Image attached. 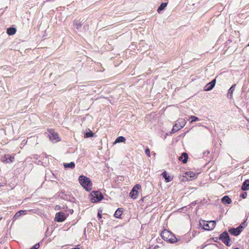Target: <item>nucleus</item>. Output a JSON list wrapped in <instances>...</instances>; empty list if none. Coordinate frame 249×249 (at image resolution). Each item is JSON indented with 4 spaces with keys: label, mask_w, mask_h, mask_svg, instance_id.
Masks as SVG:
<instances>
[{
    "label": "nucleus",
    "mask_w": 249,
    "mask_h": 249,
    "mask_svg": "<svg viewBox=\"0 0 249 249\" xmlns=\"http://www.w3.org/2000/svg\"><path fill=\"white\" fill-rule=\"evenodd\" d=\"M188 159V155L186 152L181 154V156L178 158L179 160L181 161L183 163H186Z\"/></svg>",
    "instance_id": "nucleus-14"
},
{
    "label": "nucleus",
    "mask_w": 249,
    "mask_h": 249,
    "mask_svg": "<svg viewBox=\"0 0 249 249\" xmlns=\"http://www.w3.org/2000/svg\"><path fill=\"white\" fill-rule=\"evenodd\" d=\"M14 157L10 156L9 154L5 155L1 160L2 161L7 163H11L13 162Z\"/></svg>",
    "instance_id": "nucleus-15"
},
{
    "label": "nucleus",
    "mask_w": 249,
    "mask_h": 249,
    "mask_svg": "<svg viewBox=\"0 0 249 249\" xmlns=\"http://www.w3.org/2000/svg\"><path fill=\"white\" fill-rule=\"evenodd\" d=\"M221 201L223 203L226 204H230L231 202V199L228 196H225L221 199Z\"/></svg>",
    "instance_id": "nucleus-21"
},
{
    "label": "nucleus",
    "mask_w": 249,
    "mask_h": 249,
    "mask_svg": "<svg viewBox=\"0 0 249 249\" xmlns=\"http://www.w3.org/2000/svg\"><path fill=\"white\" fill-rule=\"evenodd\" d=\"M89 198L92 203H96L102 200L104 196L99 191H92L89 196Z\"/></svg>",
    "instance_id": "nucleus-3"
},
{
    "label": "nucleus",
    "mask_w": 249,
    "mask_h": 249,
    "mask_svg": "<svg viewBox=\"0 0 249 249\" xmlns=\"http://www.w3.org/2000/svg\"><path fill=\"white\" fill-rule=\"evenodd\" d=\"M216 83V79H213L211 82L207 84L204 90L205 91H210L212 90L214 87Z\"/></svg>",
    "instance_id": "nucleus-12"
},
{
    "label": "nucleus",
    "mask_w": 249,
    "mask_h": 249,
    "mask_svg": "<svg viewBox=\"0 0 249 249\" xmlns=\"http://www.w3.org/2000/svg\"><path fill=\"white\" fill-rule=\"evenodd\" d=\"M186 124V120L183 118H179L176 121L175 125L170 132V133H173L178 131L180 129L183 127Z\"/></svg>",
    "instance_id": "nucleus-4"
},
{
    "label": "nucleus",
    "mask_w": 249,
    "mask_h": 249,
    "mask_svg": "<svg viewBox=\"0 0 249 249\" xmlns=\"http://www.w3.org/2000/svg\"><path fill=\"white\" fill-rule=\"evenodd\" d=\"M84 137L85 138H90L92 137H96V134L93 133L88 128L85 130L83 133Z\"/></svg>",
    "instance_id": "nucleus-11"
},
{
    "label": "nucleus",
    "mask_w": 249,
    "mask_h": 249,
    "mask_svg": "<svg viewBox=\"0 0 249 249\" xmlns=\"http://www.w3.org/2000/svg\"><path fill=\"white\" fill-rule=\"evenodd\" d=\"M160 236L162 238L171 244H174L178 241L175 234L167 230H164L161 231Z\"/></svg>",
    "instance_id": "nucleus-1"
},
{
    "label": "nucleus",
    "mask_w": 249,
    "mask_h": 249,
    "mask_svg": "<svg viewBox=\"0 0 249 249\" xmlns=\"http://www.w3.org/2000/svg\"><path fill=\"white\" fill-rule=\"evenodd\" d=\"M46 137L49 138L50 140H56L59 138L58 134L53 129H50L47 132L43 134Z\"/></svg>",
    "instance_id": "nucleus-7"
},
{
    "label": "nucleus",
    "mask_w": 249,
    "mask_h": 249,
    "mask_svg": "<svg viewBox=\"0 0 249 249\" xmlns=\"http://www.w3.org/2000/svg\"><path fill=\"white\" fill-rule=\"evenodd\" d=\"M213 240L215 242H218V240H219V237H213Z\"/></svg>",
    "instance_id": "nucleus-34"
},
{
    "label": "nucleus",
    "mask_w": 249,
    "mask_h": 249,
    "mask_svg": "<svg viewBox=\"0 0 249 249\" xmlns=\"http://www.w3.org/2000/svg\"><path fill=\"white\" fill-rule=\"evenodd\" d=\"M40 245L39 243H37L36 245H35L33 248L34 249H38L39 248Z\"/></svg>",
    "instance_id": "nucleus-32"
},
{
    "label": "nucleus",
    "mask_w": 249,
    "mask_h": 249,
    "mask_svg": "<svg viewBox=\"0 0 249 249\" xmlns=\"http://www.w3.org/2000/svg\"><path fill=\"white\" fill-rule=\"evenodd\" d=\"M0 186H1V185H0Z\"/></svg>",
    "instance_id": "nucleus-47"
},
{
    "label": "nucleus",
    "mask_w": 249,
    "mask_h": 249,
    "mask_svg": "<svg viewBox=\"0 0 249 249\" xmlns=\"http://www.w3.org/2000/svg\"><path fill=\"white\" fill-rule=\"evenodd\" d=\"M216 225L215 221H211L209 223L204 222L203 229L205 230L210 231L214 229Z\"/></svg>",
    "instance_id": "nucleus-10"
},
{
    "label": "nucleus",
    "mask_w": 249,
    "mask_h": 249,
    "mask_svg": "<svg viewBox=\"0 0 249 249\" xmlns=\"http://www.w3.org/2000/svg\"><path fill=\"white\" fill-rule=\"evenodd\" d=\"M206 153H207V154H209L210 153V151H206Z\"/></svg>",
    "instance_id": "nucleus-39"
},
{
    "label": "nucleus",
    "mask_w": 249,
    "mask_h": 249,
    "mask_svg": "<svg viewBox=\"0 0 249 249\" xmlns=\"http://www.w3.org/2000/svg\"><path fill=\"white\" fill-rule=\"evenodd\" d=\"M185 176H184L186 178L188 179V178H190L191 179H193L196 178L197 175L193 172H187L185 173Z\"/></svg>",
    "instance_id": "nucleus-16"
},
{
    "label": "nucleus",
    "mask_w": 249,
    "mask_h": 249,
    "mask_svg": "<svg viewBox=\"0 0 249 249\" xmlns=\"http://www.w3.org/2000/svg\"><path fill=\"white\" fill-rule=\"evenodd\" d=\"M59 196L61 197V198L70 201L71 202H74L75 198L74 197L71 196V195L66 194L64 191H61L60 193Z\"/></svg>",
    "instance_id": "nucleus-9"
},
{
    "label": "nucleus",
    "mask_w": 249,
    "mask_h": 249,
    "mask_svg": "<svg viewBox=\"0 0 249 249\" xmlns=\"http://www.w3.org/2000/svg\"><path fill=\"white\" fill-rule=\"evenodd\" d=\"M138 191L137 190H134L132 189L129 194V196L132 198L135 199H136L137 197H138Z\"/></svg>",
    "instance_id": "nucleus-23"
},
{
    "label": "nucleus",
    "mask_w": 249,
    "mask_h": 249,
    "mask_svg": "<svg viewBox=\"0 0 249 249\" xmlns=\"http://www.w3.org/2000/svg\"><path fill=\"white\" fill-rule=\"evenodd\" d=\"M161 175L162 176L163 178H165V181L166 182H169L172 181L173 179V177H171L170 176H167V173L165 171L162 172Z\"/></svg>",
    "instance_id": "nucleus-20"
},
{
    "label": "nucleus",
    "mask_w": 249,
    "mask_h": 249,
    "mask_svg": "<svg viewBox=\"0 0 249 249\" xmlns=\"http://www.w3.org/2000/svg\"><path fill=\"white\" fill-rule=\"evenodd\" d=\"M125 142V141H114L113 143H112V145H115V144H116L117 143H118V142Z\"/></svg>",
    "instance_id": "nucleus-35"
},
{
    "label": "nucleus",
    "mask_w": 249,
    "mask_h": 249,
    "mask_svg": "<svg viewBox=\"0 0 249 249\" xmlns=\"http://www.w3.org/2000/svg\"><path fill=\"white\" fill-rule=\"evenodd\" d=\"M2 219V217H0V220Z\"/></svg>",
    "instance_id": "nucleus-44"
},
{
    "label": "nucleus",
    "mask_w": 249,
    "mask_h": 249,
    "mask_svg": "<svg viewBox=\"0 0 249 249\" xmlns=\"http://www.w3.org/2000/svg\"><path fill=\"white\" fill-rule=\"evenodd\" d=\"M184 136H185V133H183L182 134L180 135L179 136L180 139H181V138H182V137H184Z\"/></svg>",
    "instance_id": "nucleus-36"
},
{
    "label": "nucleus",
    "mask_w": 249,
    "mask_h": 249,
    "mask_svg": "<svg viewBox=\"0 0 249 249\" xmlns=\"http://www.w3.org/2000/svg\"><path fill=\"white\" fill-rule=\"evenodd\" d=\"M26 211L25 210H20L17 212L13 217V222L16 221L18 218L22 215H24L26 213Z\"/></svg>",
    "instance_id": "nucleus-13"
},
{
    "label": "nucleus",
    "mask_w": 249,
    "mask_h": 249,
    "mask_svg": "<svg viewBox=\"0 0 249 249\" xmlns=\"http://www.w3.org/2000/svg\"><path fill=\"white\" fill-rule=\"evenodd\" d=\"M241 189L243 191L249 190V179L245 180L243 182Z\"/></svg>",
    "instance_id": "nucleus-18"
},
{
    "label": "nucleus",
    "mask_w": 249,
    "mask_h": 249,
    "mask_svg": "<svg viewBox=\"0 0 249 249\" xmlns=\"http://www.w3.org/2000/svg\"><path fill=\"white\" fill-rule=\"evenodd\" d=\"M30 249H34L32 247V248Z\"/></svg>",
    "instance_id": "nucleus-46"
},
{
    "label": "nucleus",
    "mask_w": 249,
    "mask_h": 249,
    "mask_svg": "<svg viewBox=\"0 0 249 249\" xmlns=\"http://www.w3.org/2000/svg\"><path fill=\"white\" fill-rule=\"evenodd\" d=\"M78 180L80 184L87 191L89 192L91 190L92 183L89 178L84 175H81L79 176Z\"/></svg>",
    "instance_id": "nucleus-2"
},
{
    "label": "nucleus",
    "mask_w": 249,
    "mask_h": 249,
    "mask_svg": "<svg viewBox=\"0 0 249 249\" xmlns=\"http://www.w3.org/2000/svg\"><path fill=\"white\" fill-rule=\"evenodd\" d=\"M141 186L140 184H136V185L133 187V189H133V190H137V191H138V190L140 189H141Z\"/></svg>",
    "instance_id": "nucleus-28"
},
{
    "label": "nucleus",
    "mask_w": 249,
    "mask_h": 249,
    "mask_svg": "<svg viewBox=\"0 0 249 249\" xmlns=\"http://www.w3.org/2000/svg\"><path fill=\"white\" fill-rule=\"evenodd\" d=\"M123 213V208H119L116 211V212L114 214V216L116 218H121V215H122Z\"/></svg>",
    "instance_id": "nucleus-17"
},
{
    "label": "nucleus",
    "mask_w": 249,
    "mask_h": 249,
    "mask_svg": "<svg viewBox=\"0 0 249 249\" xmlns=\"http://www.w3.org/2000/svg\"><path fill=\"white\" fill-rule=\"evenodd\" d=\"M59 208H60V206H58V207H57V209H59Z\"/></svg>",
    "instance_id": "nucleus-42"
},
{
    "label": "nucleus",
    "mask_w": 249,
    "mask_h": 249,
    "mask_svg": "<svg viewBox=\"0 0 249 249\" xmlns=\"http://www.w3.org/2000/svg\"><path fill=\"white\" fill-rule=\"evenodd\" d=\"M145 152L147 156L150 157V151L148 147L146 148V149L145 150Z\"/></svg>",
    "instance_id": "nucleus-29"
},
{
    "label": "nucleus",
    "mask_w": 249,
    "mask_h": 249,
    "mask_svg": "<svg viewBox=\"0 0 249 249\" xmlns=\"http://www.w3.org/2000/svg\"><path fill=\"white\" fill-rule=\"evenodd\" d=\"M219 240H221L226 246H230V237L227 231H225L220 234Z\"/></svg>",
    "instance_id": "nucleus-5"
},
{
    "label": "nucleus",
    "mask_w": 249,
    "mask_h": 249,
    "mask_svg": "<svg viewBox=\"0 0 249 249\" xmlns=\"http://www.w3.org/2000/svg\"><path fill=\"white\" fill-rule=\"evenodd\" d=\"M167 5V3L162 2L160 4V6L158 7L157 11L159 13H160L161 11L164 9V8L166 7Z\"/></svg>",
    "instance_id": "nucleus-25"
},
{
    "label": "nucleus",
    "mask_w": 249,
    "mask_h": 249,
    "mask_svg": "<svg viewBox=\"0 0 249 249\" xmlns=\"http://www.w3.org/2000/svg\"><path fill=\"white\" fill-rule=\"evenodd\" d=\"M71 249H80V248L77 246L76 247H75L74 248H72Z\"/></svg>",
    "instance_id": "nucleus-38"
},
{
    "label": "nucleus",
    "mask_w": 249,
    "mask_h": 249,
    "mask_svg": "<svg viewBox=\"0 0 249 249\" xmlns=\"http://www.w3.org/2000/svg\"><path fill=\"white\" fill-rule=\"evenodd\" d=\"M246 221L243 222L240 226H239L236 228H231L229 229V232L231 234L234 236H238L242 232L243 229L244 228L243 226H242V224H245Z\"/></svg>",
    "instance_id": "nucleus-6"
},
{
    "label": "nucleus",
    "mask_w": 249,
    "mask_h": 249,
    "mask_svg": "<svg viewBox=\"0 0 249 249\" xmlns=\"http://www.w3.org/2000/svg\"><path fill=\"white\" fill-rule=\"evenodd\" d=\"M73 26L75 28L79 30L82 26V23L79 20H73Z\"/></svg>",
    "instance_id": "nucleus-24"
},
{
    "label": "nucleus",
    "mask_w": 249,
    "mask_h": 249,
    "mask_svg": "<svg viewBox=\"0 0 249 249\" xmlns=\"http://www.w3.org/2000/svg\"><path fill=\"white\" fill-rule=\"evenodd\" d=\"M115 140H125V139L123 136H120L118 137Z\"/></svg>",
    "instance_id": "nucleus-33"
},
{
    "label": "nucleus",
    "mask_w": 249,
    "mask_h": 249,
    "mask_svg": "<svg viewBox=\"0 0 249 249\" xmlns=\"http://www.w3.org/2000/svg\"><path fill=\"white\" fill-rule=\"evenodd\" d=\"M247 193L246 192H244L240 195V196L243 198H245L247 197Z\"/></svg>",
    "instance_id": "nucleus-30"
},
{
    "label": "nucleus",
    "mask_w": 249,
    "mask_h": 249,
    "mask_svg": "<svg viewBox=\"0 0 249 249\" xmlns=\"http://www.w3.org/2000/svg\"><path fill=\"white\" fill-rule=\"evenodd\" d=\"M158 248H159V246L156 245L154 247V249H158Z\"/></svg>",
    "instance_id": "nucleus-37"
},
{
    "label": "nucleus",
    "mask_w": 249,
    "mask_h": 249,
    "mask_svg": "<svg viewBox=\"0 0 249 249\" xmlns=\"http://www.w3.org/2000/svg\"><path fill=\"white\" fill-rule=\"evenodd\" d=\"M59 208H60V206H58V207H57V209H59Z\"/></svg>",
    "instance_id": "nucleus-41"
},
{
    "label": "nucleus",
    "mask_w": 249,
    "mask_h": 249,
    "mask_svg": "<svg viewBox=\"0 0 249 249\" xmlns=\"http://www.w3.org/2000/svg\"><path fill=\"white\" fill-rule=\"evenodd\" d=\"M68 215V214H66L64 212H60L57 213L55 214L54 220L58 222H62L66 219Z\"/></svg>",
    "instance_id": "nucleus-8"
},
{
    "label": "nucleus",
    "mask_w": 249,
    "mask_h": 249,
    "mask_svg": "<svg viewBox=\"0 0 249 249\" xmlns=\"http://www.w3.org/2000/svg\"><path fill=\"white\" fill-rule=\"evenodd\" d=\"M64 166L65 168L73 169L75 167V163L73 162H71L70 163H64Z\"/></svg>",
    "instance_id": "nucleus-26"
},
{
    "label": "nucleus",
    "mask_w": 249,
    "mask_h": 249,
    "mask_svg": "<svg viewBox=\"0 0 249 249\" xmlns=\"http://www.w3.org/2000/svg\"><path fill=\"white\" fill-rule=\"evenodd\" d=\"M101 213H102L101 211H99L98 213L97 217H98L99 220H100V219H101L102 217Z\"/></svg>",
    "instance_id": "nucleus-31"
},
{
    "label": "nucleus",
    "mask_w": 249,
    "mask_h": 249,
    "mask_svg": "<svg viewBox=\"0 0 249 249\" xmlns=\"http://www.w3.org/2000/svg\"><path fill=\"white\" fill-rule=\"evenodd\" d=\"M233 249H239L238 248H234Z\"/></svg>",
    "instance_id": "nucleus-40"
},
{
    "label": "nucleus",
    "mask_w": 249,
    "mask_h": 249,
    "mask_svg": "<svg viewBox=\"0 0 249 249\" xmlns=\"http://www.w3.org/2000/svg\"><path fill=\"white\" fill-rule=\"evenodd\" d=\"M236 87V84H233L231 86V87L228 90V93L227 94V97L229 98H231L232 96V93L235 90Z\"/></svg>",
    "instance_id": "nucleus-19"
},
{
    "label": "nucleus",
    "mask_w": 249,
    "mask_h": 249,
    "mask_svg": "<svg viewBox=\"0 0 249 249\" xmlns=\"http://www.w3.org/2000/svg\"><path fill=\"white\" fill-rule=\"evenodd\" d=\"M71 213L73 212V210H71Z\"/></svg>",
    "instance_id": "nucleus-43"
},
{
    "label": "nucleus",
    "mask_w": 249,
    "mask_h": 249,
    "mask_svg": "<svg viewBox=\"0 0 249 249\" xmlns=\"http://www.w3.org/2000/svg\"><path fill=\"white\" fill-rule=\"evenodd\" d=\"M2 67H0V69H2Z\"/></svg>",
    "instance_id": "nucleus-45"
},
{
    "label": "nucleus",
    "mask_w": 249,
    "mask_h": 249,
    "mask_svg": "<svg viewBox=\"0 0 249 249\" xmlns=\"http://www.w3.org/2000/svg\"><path fill=\"white\" fill-rule=\"evenodd\" d=\"M190 119L191 120V122L197 121L200 120L197 117L195 116H191Z\"/></svg>",
    "instance_id": "nucleus-27"
},
{
    "label": "nucleus",
    "mask_w": 249,
    "mask_h": 249,
    "mask_svg": "<svg viewBox=\"0 0 249 249\" xmlns=\"http://www.w3.org/2000/svg\"><path fill=\"white\" fill-rule=\"evenodd\" d=\"M17 31L15 27H10L7 29L6 33L9 36H12L16 34Z\"/></svg>",
    "instance_id": "nucleus-22"
}]
</instances>
